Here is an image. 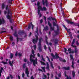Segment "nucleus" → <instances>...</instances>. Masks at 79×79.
I'll use <instances>...</instances> for the list:
<instances>
[{
  "instance_id": "1",
  "label": "nucleus",
  "mask_w": 79,
  "mask_h": 79,
  "mask_svg": "<svg viewBox=\"0 0 79 79\" xmlns=\"http://www.w3.org/2000/svg\"><path fill=\"white\" fill-rule=\"evenodd\" d=\"M31 53L33 55L31 54L30 56V61L32 63H33V65L35 67L36 66V64H38L37 62V58H36L35 60L33 59L32 58H35V55L34 54V50L33 49L32 50Z\"/></svg>"
},
{
  "instance_id": "2",
  "label": "nucleus",
  "mask_w": 79,
  "mask_h": 79,
  "mask_svg": "<svg viewBox=\"0 0 79 79\" xmlns=\"http://www.w3.org/2000/svg\"><path fill=\"white\" fill-rule=\"evenodd\" d=\"M41 40H43V39H42V38L40 37L39 39V43L38 44V50L39 52H42V48L41 47V45H42V44H41Z\"/></svg>"
},
{
  "instance_id": "3",
  "label": "nucleus",
  "mask_w": 79,
  "mask_h": 79,
  "mask_svg": "<svg viewBox=\"0 0 79 79\" xmlns=\"http://www.w3.org/2000/svg\"><path fill=\"white\" fill-rule=\"evenodd\" d=\"M70 60H72L71 67H72V68L74 69V64H75V63L74 62V58H73V55L72 54H70Z\"/></svg>"
},
{
  "instance_id": "4",
  "label": "nucleus",
  "mask_w": 79,
  "mask_h": 79,
  "mask_svg": "<svg viewBox=\"0 0 79 79\" xmlns=\"http://www.w3.org/2000/svg\"><path fill=\"white\" fill-rule=\"evenodd\" d=\"M75 42V39H74L73 40L71 46L74 48L75 53H77V52L78 50H77V47L76 46H74L73 45V44H74Z\"/></svg>"
},
{
  "instance_id": "5",
  "label": "nucleus",
  "mask_w": 79,
  "mask_h": 79,
  "mask_svg": "<svg viewBox=\"0 0 79 79\" xmlns=\"http://www.w3.org/2000/svg\"><path fill=\"white\" fill-rule=\"evenodd\" d=\"M35 38L33 39L32 40V42L34 44H35V43H37L39 40V37L37 35H35Z\"/></svg>"
},
{
  "instance_id": "6",
  "label": "nucleus",
  "mask_w": 79,
  "mask_h": 79,
  "mask_svg": "<svg viewBox=\"0 0 79 79\" xmlns=\"http://www.w3.org/2000/svg\"><path fill=\"white\" fill-rule=\"evenodd\" d=\"M40 2L39 1H38L37 2V9H38V15H40V10H39V9L41 8V7L42 6L40 5Z\"/></svg>"
},
{
  "instance_id": "7",
  "label": "nucleus",
  "mask_w": 79,
  "mask_h": 79,
  "mask_svg": "<svg viewBox=\"0 0 79 79\" xmlns=\"http://www.w3.org/2000/svg\"><path fill=\"white\" fill-rule=\"evenodd\" d=\"M28 28L27 29L28 31H29V29H31V26H32V30H34V26L33 24H32V22H31L30 24L28 25Z\"/></svg>"
},
{
  "instance_id": "8",
  "label": "nucleus",
  "mask_w": 79,
  "mask_h": 79,
  "mask_svg": "<svg viewBox=\"0 0 79 79\" xmlns=\"http://www.w3.org/2000/svg\"><path fill=\"white\" fill-rule=\"evenodd\" d=\"M48 24L50 27L51 31H54L55 30V28L52 27V24L50 23L49 21H48Z\"/></svg>"
},
{
  "instance_id": "9",
  "label": "nucleus",
  "mask_w": 79,
  "mask_h": 79,
  "mask_svg": "<svg viewBox=\"0 0 79 79\" xmlns=\"http://www.w3.org/2000/svg\"><path fill=\"white\" fill-rule=\"evenodd\" d=\"M10 11H11V10L10 9H8V12H7V15L6 16V18L8 19H11V16L9 15H10Z\"/></svg>"
},
{
  "instance_id": "10",
  "label": "nucleus",
  "mask_w": 79,
  "mask_h": 79,
  "mask_svg": "<svg viewBox=\"0 0 79 79\" xmlns=\"http://www.w3.org/2000/svg\"><path fill=\"white\" fill-rule=\"evenodd\" d=\"M55 56H56V59H58V58H59L60 61H63V58L60 57L58 55V54L56 52V54L55 55Z\"/></svg>"
},
{
  "instance_id": "11",
  "label": "nucleus",
  "mask_w": 79,
  "mask_h": 79,
  "mask_svg": "<svg viewBox=\"0 0 79 79\" xmlns=\"http://www.w3.org/2000/svg\"><path fill=\"white\" fill-rule=\"evenodd\" d=\"M47 9L45 6L43 7V8L41 6L40 8L39 9V10H40H40L42 11H47Z\"/></svg>"
},
{
  "instance_id": "12",
  "label": "nucleus",
  "mask_w": 79,
  "mask_h": 79,
  "mask_svg": "<svg viewBox=\"0 0 79 79\" xmlns=\"http://www.w3.org/2000/svg\"><path fill=\"white\" fill-rule=\"evenodd\" d=\"M5 20H4V19L3 18H2V19L0 18V25H2V24H5Z\"/></svg>"
},
{
  "instance_id": "13",
  "label": "nucleus",
  "mask_w": 79,
  "mask_h": 79,
  "mask_svg": "<svg viewBox=\"0 0 79 79\" xmlns=\"http://www.w3.org/2000/svg\"><path fill=\"white\" fill-rule=\"evenodd\" d=\"M8 63L9 64H10V66L12 67L13 66V64H14V60H12V61H10V60Z\"/></svg>"
},
{
  "instance_id": "14",
  "label": "nucleus",
  "mask_w": 79,
  "mask_h": 79,
  "mask_svg": "<svg viewBox=\"0 0 79 79\" xmlns=\"http://www.w3.org/2000/svg\"><path fill=\"white\" fill-rule=\"evenodd\" d=\"M25 73L26 74L27 77H29V69L27 67L26 68Z\"/></svg>"
},
{
  "instance_id": "15",
  "label": "nucleus",
  "mask_w": 79,
  "mask_h": 79,
  "mask_svg": "<svg viewBox=\"0 0 79 79\" xmlns=\"http://www.w3.org/2000/svg\"><path fill=\"white\" fill-rule=\"evenodd\" d=\"M19 39L20 40V41H23V38H18V37L17 38V42H19Z\"/></svg>"
},
{
  "instance_id": "16",
  "label": "nucleus",
  "mask_w": 79,
  "mask_h": 79,
  "mask_svg": "<svg viewBox=\"0 0 79 79\" xmlns=\"http://www.w3.org/2000/svg\"><path fill=\"white\" fill-rule=\"evenodd\" d=\"M63 26L64 27V28H65V29H66V31H67V32H68L69 34V29H68V28L66 27V26L64 25Z\"/></svg>"
},
{
  "instance_id": "17",
  "label": "nucleus",
  "mask_w": 79,
  "mask_h": 79,
  "mask_svg": "<svg viewBox=\"0 0 79 79\" xmlns=\"http://www.w3.org/2000/svg\"><path fill=\"white\" fill-rule=\"evenodd\" d=\"M53 23V26H58V23H55V21H53L52 23Z\"/></svg>"
},
{
  "instance_id": "18",
  "label": "nucleus",
  "mask_w": 79,
  "mask_h": 79,
  "mask_svg": "<svg viewBox=\"0 0 79 79\" xmlns=\"http://www.w3.org/2000/svg\"><path fill=\"white\" fill-rule=\"evenodd\" d=\"M74 53V51L73 50H72L71 48H69V53H72L73 54V53Z\"/></svg>"
},
{
  "instance_id": "19",
  "label": "nucleus",
  "mask_w": 79,
  "mask_h": 79,
  "mask_svg": "<svg viewBox=\"0 0 79 79\" xmlns=\"http://www.w3.org/2000/svg\"><path fill=\"white\" fill-rule=\"evenodd\" d=\"M63 69H64L65 70H67V71H68L69 69V66H68L67 67H63Z\"/></svg>"
},
{
  "instance_id": "20",
  "label": "nucleus",
  "mask_w": 79,
  "mask_h": 79,
  "mask_svg": "<svg viewBox=\"0 0 79 79\" xmlns=\"http://www.w3.org/2000/svg\"><path fill=\"white\" fill-rule=\"evenodd\" d=\"M54 32L55 34L56 35H58V34H60V31H57L56 30L54 31Z\"/></svg>"
},
{
  "instance_id": "21",
  "label": "nucleus",
  "mask_w": 79,
  "mask_h": 79,
  "mask_svg": "<svg viewBox=\"0 0 79 79\" xmlns=\"http://www.w3.org/2000/svg\"><path fill=\"white\" fill-rule=\"evenodd\" d=\"M44 29L45 31H48V29H49L48 28V26H46L45 27H44Z\"/></svg>"
},
{
  "instance_id": "22",
  "label": "nucleus",
  "mask_w": 79,
  "mask_h": 79,
  "mask_svg": "<svg viewBox=\"0 0 79 79\" xmlns=\"http://www.w3.org/2000/svg\"><path fill=\"white\" fill-rule=\"evenodd\" d=\"M46 63L47 64L46 69H47L48 70H50V69L49 68V64H48V62H47Z\"/></svg>"
},
{
  "instance_id": "23",
  "label": "nucleus",
  "mask_w": 79,
  "mask_h": 79,
  "mask_svg": "<svg viewBox=\"0 0 79 79\" xmlns=\"http://www.w3.org/2000/svg\"><path fill=\"white\" fill-rule=\"evenodd\" d=\"M58 42V39H55L54 41V43L55 44H57Z\"/></svg>"
},
{
  "instance_id": "24",
  "label": "nucleus",
  "mask_w": 79,
  "mask_h": 79,
  "mask_svg": "<svg viewBox=\"0 0 79 79\" xmlns=\"http://www.w3.org/2000/svg\"><path fill=\"white\" fill-rule=\"evenodd\" d=\"M24 34V32L23 31H19V35H23V34Z\"/></svg>"
},
{
  "instance_id": "25",
  "label": "nucleus",
  "mask_w": 79,
  "mask_h": 79,
  "mask_svg": "<svg viewBox=\"0 0 79 79\" xmlns=\"http://www.w3.org/2000/svg\"><path fill=\"white\" fill-rule=\"evenodd\" d=\"M13 58V54L10 53V59H12Z\"/></svg>"
},
{
  "instance_id": "26",
  "label": "nucleus",
  "mask_w": 79,
  "mask_h": 79,
  "mask_svg": "<svg viewBox=\"0 0 79 79\" xmlns=\"http://www.w3.org/2000/svg\"><path fill=\"white\" fill-rule=\"evenodd\" d=\"M41 68L44 71V73H45V67H42Z\"/></svg>"
},
{
  "instance_id": "27",
  "label": "nucleus",
  "mask_w": 79,
  "mask_h": 79,
  "mask_svg": "<svg viewBox=\"0 0 79 79\" xmlns=\"http://www.w3.org/2000/svg\"><path fill=\"white\" fill-rule=\"evenodd\" d=\"M26 67V63H25L23 64V69H25V68Z\"/></svg>"
},
{
  "instance_id": "28",
  "label": "nucleus",
  "mask_w": 79,
  "mask_h": 79,
  "mask_svg": "<svg viewBox=\"0 0 79 79\" xmlns=\"http://www.w3.org/2000/svg\"><path fill=\"white\" fill-rule=\"evenodd\" d=\"M17 32L16 31H15L14 34V35L15 36V37H18V35H17Z\"/></svg>"
},
{
  "instance_id": "29",
  "label": "nucleus",
  "mask_w": 79,
  "mask_h": 79,
  "mask_svg": "<svg viewBox=\"0 0 79 79\" xmlns=\"http://www.w3.org/2000/svg\"><path fill=\"white\" fill-rule=\"evenodd\" d=\"M5 5L4 4V3H3L2 5V9H4V8H5Z\"/></svg>"
},
{
  "instance_id": "30",
  "label": "nucleus",
  "mask_w": 79,
  "mask_h": 79,
  "mask_svg": "<svg viewBox=\"0 0 79 79\" xmlns=\"http://www.w3.org/2000/svg\"><path fill=\"white\" fill-rule=\"evenodd\" d=\"M51 55L52 57H53V58L54 59L55 58L56 59V57H55V56L54 55H53V53H51Z\"/></svg>"
},
{
  "instance_id": "31",
  "label": "nucleus",
  "mask_w": 79,
  "mask_h": 79,
  "mask_svg": "<svg viewBox=\"0 0 79 79\" xmlns=\"http://www.w3.org/2000/svg\"><path fill=\"white\" fill-rule=\"evenodd\" d=\"M10 39L11 41H13V37L12 36H10Z\"/></svg>"
},
{
  "instance_id": "32",
  "label": "nucleus",
  "mask_w": 79,
  "mask_h": 79,
  "mask_svg": "<svg viewBox=\"0 0 79 79\" xmlns=\"http://www.w3.org/2000/svg\"><path fill=\"white\" fill-rule=\"evenodd\" d=\"M1 63L4 64H8V63L7 62H5L3 61H2L1 62Z\"/></svg>"
},
{
  "instance_id": "33",
  "label": "nucleus",
  "mask_w": 79,
  "mask_h": 79,
  "mask_svg": "<svg viewBox=\"0 0 79 79\" xmlns=\"http://www.w3.org/2000/svg\"><path fill=\"white\" fill-rule=\"evenodd\" d=\"M50 64H51V68L52 69H54V67H53V64H52V62H51Z\"/></svg>"
},
{
  "instance_id": "34",
  "label": "nucleus",
  "mask_w": 79,
  "mask_h": 79,
  "mask_svg": "<svg viewBox=\"0 0 79 79\" xmlns=\"http://www.w3.org/2000/svg\"><path fill=\"white\" fill-rule=\"evenodd\" d=\"M72 74L73 77H74L75 76V72L74 71H72Z\"/></svg>"
},
{
  "instance_id": "35",
  "label": "nucleus",
  "mask_w": 79,
  "mask_h": 79,
  "mask_svg": "<svg viewBox=\"0 0 79 79\" xmlns=\"http://www.w3.org/2000/svg\"><path fill=\"white\" fill-rule=\"evenodd\" d=\"M18 55L20 57L21 56H22V53H19L18 54Z\"/></svg>"
},
{
  "instance_id": "36",
  "label": "nucleus",
  "mask_w": 79,
  "mask_h": 79,
  "mask_svg": "<svg viewBox=\"0 0 79 79\" xmlns=\"http://www.w3.org/2000/svg\"><path fill=\"white\" fill-rule=\"evenodd\" d=\"M3 68L2 67L1 68V70H0V73H1L3 72Z\"/></svg>"
},
{
  "instance_id": "37",
  "label": "nucleus",
  "mask_w": 79,
  "mask_h": 79,
  "mask_svg": "<svg viewBox=\"0 0 79 79\" xmlns=\"http://www.w3.org/2000/svg\"><path fill=\"white\" fill-rule=\"evenodd\" d=\"M40 63H41V64L42 65H45V63L42 61H40Z\"/></svg>"
},
{
  "instance_id": "38",
  "label": "nucleus",
  "mask_w": 79,
  "mask_h": 79,
  "mask_svg": "<svg viewBox=\"0 0 79 79\" xmlns=\"http://www.w3.org/2000/svg\"><path fill=\"white\" fill-rule=\"evenodd\" d=\"M36 31H35L36 33L38 34V27H37L36 28Z\"/></svg>"
},
{
  "instance_id": "39",
  "label": "nucleus",
  "mask_w": 79,
  "mask_h": 79,
  "mask_svg": "<svg viewBox=\"0 0 79 79\" xmlns=\"http://www.w3.org/2000/svg\"><path fill=\"white\" fill-rule=\"evenodd\" d=\"M8 9V5H7L6 7V10H7V11L8 10H10V9Z\"/></svg>"
},
{
  "instance_id": "40",
  "label": "nucleus",
  "mask_w": 79,
  "mask_h": 79,
  "mask_svg": "<svg viewBox=\"0 0 79 79\" xmlns=\"http://www.w3.org/2000/svg\"><path fill=\"white\" fill-rule=\"evenodd\" d=\"M46 58H48L49 62V63H50V62H51L50 60V58H49V57H48V56H46Z\"/></svg>"
},
{
  "instance_id": "41",
  "label": "nucleus",
  "mask_w": 79,
  "mask_h": 79,
  "mask_svg": "<svg viewBox=\"0 0 79 79\" xmlns=\"http://www.w3.org/2000/svg\"><path fill=\"white\" fill-rule=\"evenodd\" d=\"M66 21L67 23L68 24H69V20L66 19L65 20Z\"/></svg>"
},
{
  "instance_id": "42",
  "label": "nucleus",
  "mask_w": 79,
  "mask_h": 79,
  "mask_svg": "<svg viewBox=\"0 0 79 79\" xmlns=\"http://www.w3.org/2000/svg\"><path fill=\"white\" fill-rule=\"evenodd\" d=\"M57 31H60V29H59V27L58 26H57Z\"/></svg>"
},
{
  "instance_id": "43",
  "label": "nucleus",
  "mask_w": 79,
  "mask_h": 79,
  "mask_svg": "<svg viewBox=\"0 0 79 79\" xmlns=\"http://www.w3.org/2000/svg\"><path fill=\"white\" fill-rule=\"evenodd\" d=\"M42 2L43 5L44 6L45 5V1H44V0H42Z\"/></svg>"
},
{
  "instance_id": "44",
  "label": "nucleus",
  "mask_w": 79,
  "mask_h": 79,
  "mask_svg": "<svg viewBox=\"0 0 79 79\" xmlns=\"http://www.w3.org/2000/svg\"><path fill=\"white\" fill-rule=\"evenodd\" d=\"M69 24H74V22H71V20H69Z\"/></svg>"
},
{
  "instance_id": "45",
  "label": "nucleus",
  "mask_w": 79,
  "mask_h": 79,
  "mask_svg": "<svg viewBox=\"0 0 79 79\" xmlns=\"http://www.w3.org/2000/svg\"><path fill=\"white\" fill-rule=\"evenodd\" d=\"M45 41H47V40H48V37H47V35L45 36Z\"/></svg>"
},
{
  "instance_id": "46",
  "label": "nucleus",
  "mask_w": 79,
  "mask_h": 79,
  "mask_svg": "<svg viewBox=\"0 0 79 79\" xmlns=\"http://www.w3.org/2000/svg\"><path fill=\"white\" fill-rule=\"evenodd\" d=\"M61 76V73L60 72L59 74H58V77H60Z\"/></svg>"
},
{
  "instance_id": "47",
  "label": "nucleus",
  "mask_w": 79,
  "mask_h": 79,
  "mask_svg": "<svg viewBox=\"0 0 79 79\" xmlns=\"http://www.w3.org/2000/svg\"><path fill=\"white\" fill-rule=\"evenodd\" d=\"M18 55V52L16 51L15 53V56H17Z\"/></svg>"
},
{
  "instance_id": "48",
  "label": "nucleus",
  "mask_w": 79,
  "mask_h": 79,
  "mask_svg": "<svg viewBox=\"0 0 79 79\" xmlns=\"http://www.w3.org/2000/svg\"><path fill=\"white\" fill-rule=\"evenodd\" d=\"M25 76V75L24 74V73H23L22 75V77H23H23H24V76Z\"/></svg>"
},
{
  "instance_id": "49",
  "label": "nucleus",
  "mask_w": 79,
  "mask_h": 79,
  "mask_svg": "<svg viewBox=\"0 0 79 79\" xmlns=\"http://www.w3.org/2000/svg\"><path fill=\"white\" fill-rule=\"evenodd\" d=\"M4 32H6V31H2L0 32V34H2V33H3Z\"/></svg>"
},
{
  "instance_id": "50",
  "label": "nucleus",
  "mask_w": 79,
  "mask_h": 79,
  "mask_svg": "<svg viewBox=\"0 0 79 79\" xmlns=\"http://www.w3.org/2000/svg\"><path fill=\"white\" fill-rule=\"evenodd\" d=\"M64 52L65 53H66V51H67V49L65 48H64Z\"/></svg>"
},
{
  "instance_id": "51",
  "label": "nucleus",
  "mask_w": 79,
  "mask_h": 79,
  "mask_svg": "<svg viewBox=\"0 0 79 79\" xmlns=\"http://www.w3.org/2000/svg\"><path fill=\"white\" fill-rule=\"evenodd\" d=\"M7 2H8V3L9 4V3H11V2H11V0H8L7 1Z\"/></svg>"
},
{
  "instance_id": "52",
  "label": "nucleus",
  "mask_w": 79,
  "mask_h": 79,
  "mask_svg": "<svg viewBox=\"0 0 79 79\" xmlns=\"http://www.w3.org/2000/svg\"><path fill=\"white\" fill-rule=\"evenodd\" d=\"M51 18L52 19V21H55V20H56V19L55 18H52V17H51Z\"/></svg>"
},
{
  "instance_id": "53",
  "label": "nucleus",
  "mask_w": 79,
  "mask_h": 79,
  "mask_svg": "<svg viewBox=\"0 0 79 79\" xmlns=\"http://www.w3.org/2000/svg\"><path fill=\"white\" fill-rule=\"evenodd\" d=\"M37 56H38V57H39V58L40 57V54H39V53L37 54Z\"/></svg>"
},
{
  "instance_id": "54",
  "label": "nucleus",
  "mask_w": 79,
  "mask_h": 79,
  "mask_svg": "<svg viewBox=\"0 0 79 79\" xmlns=\"http://www.w3.org/2000/svg\"><path fill=\"white\" fill-rule=\"evenodd\" d=\"M69 34H70V37L71 38V39H73V37H72V35L71 32H69Z\"/></svg>"
},
{
  "instance_id": "55",
  "label": "nucleus",
  "mask_w": 79,
  "mask_h": 79,
  "mask_svg": "<svg viewBox=\"0 0 79 79\" xmlns=\"http://www.w3.org/2000/svg\"><path fill=\"white\" fill-rule=\"evenodd\" d=\"M64 74L65 75V77H67V75H66V72L65 71L64 72Z\"/></svg>"
},
{
  "instance_id": "56",
  "label": "nucleus",
  "mask_w": 79,
  "mask_h": 79,
  "mask_svg": "<svg viewBox=\"0 0 79 79\" xmlns=\"http://www.w3.org/2000/svg\"><path fill=\"white\" fill-rule=\"evenodd\" d=\"M42 60H43V61H45V59L43 58V55L42 56Z\"/></svg>"
},
{
  "instance_id": "57",
  "label": "nucleus",
  "mask_w": 79,
  "mask_h": 79,
  "mask_svg": "<svg viewBox=\"0 0 79 79\" xmlns=\"http://www.w3.org/2000/svg\"><path fill=\"white\" fill-rule=\"evenodd\" d=\"M39 31L40 34L41 35H42V31H41V30H40V29Z\"/></svg>"
},
{
  "instance_id": "58",
  "label": "nucleus",
  "mask_w": 79,
  "mask_h": 79,
  "mask_svg": "<svg viewBox=\"0 0 79 79\" xmlns=\"http://www.w3.org/2000/svg\"><path fill=\"white\" fill-rule=\"evenodd\" d=\"M43 76L44 77H45V78H47V75H46L44 74Z\"/></svg>"
},
{
  "instance_id": "59",
  "label": "nucleus",
  "mask_w": 79,
  "mask_h": 79,
  "mask_svg": "<svg viewBox=\"0 0 79 79\" xmlns=\"http://www.w3.org/2000/svg\"><path fill=\"white\" fill-rule=\"evenodd\" d=\"M48 20H49V21H52V20L51 19V18L50 17H49L47 19Z\"/></svg>"
},
{
  "instance_id": "60",
  "label": "nucleus",
  "mask_w": 79,
  "mask_h": 79,
  "mask_svg": "<svg viewBox=\"0 0 79 79\" xmlns=\"http://www.w3.org/2000/svg\"><path fill=\"white\" fill-rule=\"evenodd\" d=\"M42 23H43V20L42 19H41L40 20V23L41 24Z\"/></svg>"
},
{
  "instance_id": "61",
  "label": "nucleus",
  "mask_w": 79,
  "mask_h": 79,
  "mask_svg": "<svg viewBox=\"0 0 79 79\" xmlns=\"http://www.w3.org/2000/svg\"><path fill=\"white\" fill-rule=\"evenodd\" d=\"M36 48H37V46H36V45H35L34 46V49L36 50Z\"/></svg>"
},
{
  "instance_id": "62",
  "label": "nucleus",
  "mask_w": 79,
  "mask_h": 79,
  "mask_svg": "<svg viewBox=\"0 0 79 79\" xmlns=\"http://www.w3.org/2000/svg\"><path fill=\"white\" fill-rule=\"evenodd\" d=\"M24 62H25V63L27 62V59H24Z\"/></svg>"
},
{
  "instance_id": "63",
  "label": "nucleus",
  "mask_w": 79,
  "mask_h": 79,
  "mask_svg": "<svg viewBox=\"0 0 79 79\" xmlns=\"http://www.w3.org/2000/svg\"><path fill=\"white\" fill-rule=\"evenodd\" d=\"M44 18L45 21L47 20V18H46V17H45V16H44Z\"/></svg>"
},
{
  "instance_id": "64",
  "label": "nucleus",
  "mask_w": 79,
  "mask_h": 79,
  "mask_svg": "<svg viewBox=\"0 0 79 79\" xmlns=\"http://www.w3.org/2000/svg\"><path fill=\"white\" fill-rule=\"evenodd\" d=\"M31 79H34V77H33V76H31Z\"/></svg>"
}]
</instances>
